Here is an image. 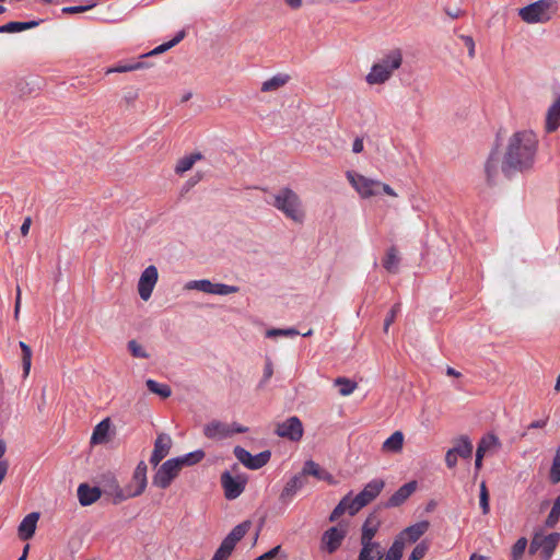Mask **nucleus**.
Returning <instances> with one entry per match:
<instances>
[{"instance_id": "nucleus-25", "label": "nucleus", "mask_w": 560, "mask_h": 560, "mask_svg": "<svg viewBox=\"0 0 560 560\" xmlns=\"http://www.w3.org/2000/svg\"><path fill=\"white\" fill-rule=\"evenodd\" d=\"M110 430V420L108 418L102 420L95 428L91 436V444H103L108 441Z\"/></svg>"}, {"instance_id": "nucleus-61", "label": "nucleus", "mask_w": 560, "mask_h": 560, "mask_svg": "<svg viewBox=\"0 0 560 560\" xmlns=\"http://www.w3.org/2000/svg\"><path fill=\"white\" fill-rule=\"evenodd\" d=\"M352 151L354 153H361L363 151V140L361 138H357L353 141Z\"/></svg>"}, {"instance_id": "nucleus-2", "label": "nucleus", "mask_w": 560, "mask_h": 560, "mask_svg": "<svg viewBox=\"0 0 560 560\" xmlns=\"http://www.w3.org/2000/svg\"><path fill=\"white\" fill-rule=\"evenodd\" d=\"M402 65V52L395 48L385 54L376 61L365 77L370 85H378L388 81L393 73Z\"/></svg>"}, {"instance_id": "nucleus-6", "label": "nucleus", "mask_w": 560, "mask_h": 560, "mask_svg": "<svg viewBox=\"0 0 560 560\" xmlns=\"http://www.w3.org/2000/svg\"><path fill=\"white\" fill-rule=\"evenodd\" d=\"M560 541L559 533H551L548 535H544L541 533H536L532 539L529 545V552L535 553L539 552V556L542 560H549L553 555L556 547Z\"/></svg>"}, {"instance_id": "nucleus-52", "label": "nucleus", "mask_w": 560, "mask_h": 560, "mask_svg": "<svg viewBox=\"0 0 560 560\" xmlns=\"http://www.w3.org/2000/svg\"><path fill=\"white\" fill-rule=\"evenodd\" d=\"M235 457L247 468H249L252 454L241 446L234 448Z\"/></svg>"}, {"instance_id": "nucleus-64", "label": "nucleus", "mask_w": 560, "mask_h": 560, "mask_svg": "<svg viewBox=\"0 0 560 560\" xmlns=\"http://www.w3.org/2000/svg\"><path fill=\"white\" fill-rule=\"evenodd\" d=\"M285 4L291 9H300L302 7V0H284Z\"/></svg>"}, {"instance_id": "nucleus-45", "label": "nucleus", "mask_w": 560, "mask_h": 560, "mask_svg": "<svg viewBox=\"0 0 560 560\" xmlns=\"http://www.w3.org/2000/svg\"><path fill=\"white\" fill-rule=\"evenodd\" d=\"M271 453L269 451L260 452L257 455H252L249 469H259L265 466L270 459Z\"/></svg>"}, {"instance_id": "nucleus-23", "label": "nucleus", "mask_w": 560, "mask_h": 560, "mask_svg": "<svg viewBox=\"0 0 560 560\" xmlns=\"http://www.w3.org/2000/svg\"><path fill=\"white\" fill-rule=\"evenodd\" d=\"M560 127V95L549 107L546 116L545 129L548 133L556 131Z\"/></svg>"}, {"instance_id": "nucleus-54", "label": "nucleus", "mask_w": 560, "mask_h": 560, "mask_svg": "<svg viewBox=\"0 0 560 560\" xmlns=\"http://www.w3.org/2000/svg\"><path fill=\"white\" fill-rule=\"evenodd\" d=\"M400 311V304L399 303H396L390 312L388 313V315L386 316L385 320H384V331L387 332L388 331V328L389 326L395 322V318L397 316V314L399 313Z\"/></svg>"}, {"instance_id": "nucleus-44", "label": "nucleus", "mask_w": 560, "mask_h": 560, "mask_svg": "<svg viewBox=\"0 0 560 560\" xmlns=\"http://www.w3.org/2000/svg\"><path fill=\"white\" fill-rule=\"evenodd\" d=\"M405 546L395 538L393 545L385 555L384 560H401Z\"/></svg>"}, {"instance_id": "nucleus-38", "label": "nucleus", "mask_w": 560, "mask_h": 560, "mask_svg": "<svg viewBox=\"0 0 560 560\" xmlns=\"http://www.w3.org/2000/svg\"><path fill=\"white\" fill-rule=\"evenodd\" d=\"M19 346L22 350V365H23V376L27 377L31 371L32 365V349L24 341H20Z\"/></svg>"}, {"instance_id": "nucleus-37", "label": "nucleus", "mask_w": 560, "mask_h": 560, "mask_svg": "<svg viewBox=\"0 0 560 560\" xmlns=\"http://www.w3.org/2000/svg\"><path fill=\"white\" fill-rule=\"evenodd\" d=\"M399 265V257L397 255L396 248L392 247L387 250L386 257L383 261L384 268L392 273L397 272Z\"/></svg>"}, {"instance_id": "nucleus-26", "label": "nucleus", "mask_w": 560, "mask_h": 560, "mask_svg": "<svg viewBox=\"0 0 560 560\" xmlns=\"http://www.w3.org/2000/svg\"><path fill=\"white\" fill-rule=\"evenodd\" d=\"M500 447L501 442L499 438L493 433H488L479 441L477 452L486 455L487 453L498 451Z\"/></svg>"}, {"instance_id": "nucleus-17", "label": "nucleus", "mask_w": 560, "mask_h": 560, "mask_svg": "<svg viewBox=\"0 0 560 560\" xmlns=\"http://www.w3.org/2000/svg\"><path fill=\"white\" fill-rule=\"evenodd\" d=\"M203 434L208 439L222 440L233 434L230 424L213 420L203 427Z\"/></svg>"}, {"instance_id": "nucleus-22", "label": "nucleus", "mask_w": 560, "mask_h": 560, "mask_svg": "<svg viewBox=\"0 0 560 560\" xmlns=\"http://www.w3.org/2000/svg\"><path fill=\"white\" fill-rule=\"evenodd\" d=\"M305 485V478L299 474L293 476L284 486L282 489V492L280 494V500L283 503H288L292 500V498L295 495V493L303 488Z\"/></svg>"}, {"instance_id": "nucleus-4", "label": "nucleus", "mask_w": 560, "mask_h": 560, "mask_svg": "<svg viewBox=\"0 0 560 560\" xmlns=\"http://www.w3.org/2000/svg\"><path fill=\"white\" fill-rule=\"evenodd\" d=\"M346 176L349 183L362 198L374 197L380 195L381 192H384L392 197H397V194L389 185L384 184L380 180L368 178L361 174L351 171H348L346 173Z\"/></svg>"}, {"instance_id": "nucleus-33", "label": "nucleus", "mask_w": 560, "mask_h": 560, "mask_svg": "<svg viewBox=\"0 0 560 560\" xmlns=\"http://www.w3.org/2000/svg\"><path fill=\"white\" fill-rule=\"evenodd\" d=\"M203 156L200 152H196L179 159L175 165V173L184 174L185 172L189 171L194 166V164L197 161L201 160Z\"/></svg>"}, {"instance_id": "nucleus-58", "label": "nucleus", "mask_w": 560, "mask_h": 560, "mask_svg": "<svg viewBox=\"0 0 560 560\" xmlns=\"http://www.w3.org/2000/svg\"><path fill=\"white\" fill-rule=\"evenodd\" d=\"M458 455L455 454L452 450H448L445 455V463L448 468H454L457 464Z\"/></svg>"}, {"instance_id": "nucleus-39", "label": "nucleus", "mask_w": 560, "mask_h": 560, "mask_svg": "<svg viewBox=\"0 0 560 560\" xmlns=\"http://www.w3.org/2000/svg\"><path fill=\"white\" fill-rule=\"evenodd\" d=\"M213 285L210 280L201 279V280H191L185 284L186 290H198L205 293L212 294Z\"/></svg>"}, {"instance_id": "nucleus-11", "label": "nucleus", "mask_w": 560, "mask_h": 560, "mask_svg": "<svg viewBox=\"0 0 560 560\" xmlns=\"http://www.w3.org/2000/svg\"><path fill=\"white\" fill-rule=\"evenodd\" d=\"M159 272L155 266L147 267L140 276L138 282V292L143 301H148L158 282Z\"/></svg>"}, {"instance_id": "nucleus-12", "label": "nucleus", "mask_w": 560, "mask_h": 560, "mask_svg": "<svg viewBox=\"0 0 560 560\" xmlns=\"http://www.w3.org/2000/svg\"><path fill=\"white\" fill-rule=\"evenodd\" d=\"M221 485L224 489V495L228 500H234L238 498L246 485V479L243 477H233L229 471H224L221 475Z\"/></svg>"}, {"instance_id": "nucleus-53", "label": "nucleus", "mask_w": 560, "mask_h": 560, "mask_svg": "<svg viewBox=\"0 0 560 560\" xmlns=\"http://www.w3.org/2000/svg\"><path fill=\"white\" fill-rule=\"evenodd\" d=\"M232 551L233 549L222 541L211 560H228Z\"/></svg>"}, {"instance_id": "nucleus-62", "label": "nucleus", "mask_w": 560, "mask_h": 560, "mask_svg": "<svg viewBox=\"0 0 560 560\" xmlns=\"http://www.w3.org/2000/svg\"><path fill=\"white\" fill-rule=\"evenodd\" d=\"M279 549H280V546H277V547L272 548L271 550H269L268 552H266L265 555L260 556L257 560L272 558L278 553Z\"/></svg>"}, {"instance_id": "nucleus-42", "label": "nucleus", "mask_w": 560, "mask_h": 560, "mask_svg": "<svg viewBox=\"0 0 560 560\" xmlns=\"http://www.w3.org/2000/svg\"><path fill=\"white\" fill-rule=\"evenodd\" d=\"M551 483L557 485L560 482V446L557 447L549 472Z\"/></svg>"}, {"instance_id": "nucleus-41", "label": "nucleus", "mask_w": 560, "mask_h": 560, "mask_svg": "<svg viewBox=\"0 0 560 560\" xmlns=\"http://www.w3.org/2000/svg\"><path fill=\"white\" fill-rule=\"evenodd\" d=\"M203 457L205 452L201 450H197L195 452H190L184 456H179L176 458L179 459V466L180 468H183L184 466H191L199 463L200 460H202Z\"/></svg>"}, {"instance_id": "nucleus-18", "label": "nucleus", "mask_w": 560, "mask_h": 560, "mask_svg": "<svg viewBox=\"0 0 560 560\" xmlns=\"http://www.w3.org/2000/svg\"><path fill=\"white\" fill-rule=\"evenodd\" d=\"M38 518L39 513L32 512L22 520L18 528L19 537L22 540H28L34 536Z\"/></svg>"}, {"instance_id": "nucleus-32", "label": "nucleus", "mask_w": 560, "mask_h": 560, "mask_svg": "<svg viewBox=\"0 0 560 560\" xmlns=\"http://www.w3.org/2000/svg\"><path fill=\"white\" fill-rule=\"evenodd\" d=\"M301 475L303 477L305 475H311L319 480H330L331 479V475L329 472H327L326 470L322 469L320 466L313 460L305 462Z\"/></svg>"}, {"instance_id": "nucleus-28", "label": "nucleus", "mask_w": 560, "mask_h": 560, "mask_svg": "<svg viewBox=\"0 0 560 560\" xmlns=\"http://www.w3.org/2000/svg\"><path fill=\"white\" fill-rule=\"evenodd\" d=\"M346 512H348L350 515H354L358 513V511L352 510L351 493L347 494L340 500L337 506L332 510L329 516V521L336 522Z\"/></svg>"}, {"instance_id": "nucleus-29", "label": "nucleus", "mask_w": 560, "mask_h": 560, "mask_svg": "<svg viewBox=\"0 0 560 560\" xmlns=\"http://www.w3.org/2000/svg\"><path fill=\"white\" fill-rule=\"evenodd\" d=\"M404 446V434L401 431H395L389 438H387L382 450L386 453H399Z\"/></svg>"}, {"instance_id": "nucleus-49", "label": "nucleus", "mask_w": 560, "mask_h": 560, "mask_svg": "<svg viewBox=\"0 0 560 560\" xmlns=\"http://www.w3.org/2000/svg\"><path fill=\"white\" fill-rule=\"evenodd\" d=\"M479 504L482 510V513L486 515L490 511L489 506V492L486 486V482L482 481L480 485V494H479Z\"/></svg>"}, {"instance_id": "nucleus-24", "label": "nucleus", "mask_w": 560, "mask_h": 560, "mask_svg": "<svg viewBox=\"0 0 560 560\" xmlns=\"http://www.w3.org/2000/svg\"><path fill=\"white\" fill-rule=\"evenodd\" d=\"M250 527V522L245 521L236 525L231 533L223 539V542L231 547L233 550L236 544L246 535Z\"/></svg>"}, {"instance_id": "nucleus-56", "label": "nucleus", "mask_w": 560, "mask_h": 560, "mask_svg": "<svg viewBox=\"0 0 560 560\" xmlns=\"http://www.w3.org/2000/svg\"><path fill=\"white\" fill-rule=\"evenodd\" d=\"M95 2L91 3V4H88V5H75V7H66L62 9V12L63 13H68V14H73V13H82V12H85L90 9H92L93 7H95Z\"/></svg>"}, {"instance_id": "nucleus-13", "label": "nucleus", "mask_w": 560, "mask_h": 560, "mask_svg": "<svg viewBox=\"0 0 560 560\" xmlns=\"http://www.w3.org/2000/svg\"><path fill=\"white\" fill-rule=\"evenodd\" d=\"M347 535V530L339 527H330L322 536V548L328 553H334Z\"/></svg>"}, {"instance_id": "nucleus-1", "label": "nucleus", "mask_w": 560, "mask_h": 560, "mask_svg": "<svg viewBox=\"0 0 560 560\" xmlns=\"http://www.w3.org/2000/svg\"><path fill=\"white\" fill-rule=\"evenodd\" d=\"M539 140L532 130H518L506 140L502 153L492 150L485 162V175L489 185L498 184L500 175L510 179L530 172L536 163Z\"/></svg>"}, {"instance_id": "nucleus-16", "label": "nucleus", "mask_w": 560, "mask_h": 560, "mask_svg": "<svg viewBox=\"0 0 560 560\" xmlns=\"http://www.w3.org/2000/svg\"><path fill=\"white\" fill-rule=\"evenodd\" d=\"M103 487L104 492L113 498L114 504H119L129 499L127 497V488H121L116 477L112 474L104 476Z\"/></svg>"}, {"instance_id": "nucleus-27", "label": "nucleus", "mask_w": 560, "mask_h": 560, "mask_svg": "<svg viewBox=\"0 0 560 560\" xmlns=\"http://www.w3.org/2000/svg\"><path fill=\"white\" fill-rule=\"evenodd\" d=\"M291 77L287 73H277L272 78L266 80L261 84V92H273L283 88L289 81Z\"/></svg>"}, {"instance_id": "nucleus-47", "label": "nucleus", "mask_w": 560, "mask_h": 560, "mask_svg": "<svg viewBox=\"0 0 560 560\" xmlns=\"http://www.w3.org/2000/svg\"><path fill=\"white\" fill-rule=\"evenodd\" d=\"M128 350L130 351L131 355L135 358H140V359L150 358V354L145 351V349L137 340L132 339L128 342Z\"/></svg>"}, {"instance_id": "nucleus-60", "label": "nucleus", "mask_w": 560, "mask_h": 560, "mask_svg": "<svg viewBox=\"0 0 560 560\" xmlns=\"http://www.w3.org/2000/svg\"><path fill=\"white\" fill-rule=\"evenodd\" d=\"M31 225H32V219H31V217H26L21 225V229H20L21 234L23 236H26L28 234Z\"/></svg>"}, {"instance_id": "nucleus-30", "label": "nucleus", "mask_w": 560, "mask_h": 560, "mask_svg": "<svg viewBox=\"0 0 560 560\" xmlns=\"http://www.w3.org/2000/svg\"><path fill=\"white\" fill-rule=\"evenodd\" d=\"M472 448V443L469 438L462 435L455 441V445L451 450L462 458H470Z\"/></svg>"}, {"instance_id": "nucleus-7", "label": "nucleus", "mask_w": 560, "mask_h": 560, "mask_svg": "<svg viewBox=\"0 0 560 560\" xmlns=\"http://www.w3.org/2000/svg\"><path fill=\"white\" fill-rule=\"evenodd\" d=\"M180 470L182 468L179 466V459L175 457L167 459L159 467L155 475L153 476V486L161 489L168 488L173 480L179 475Z\"/></svg>"}, {"instance_id": "nucleus-46", "label": "nucleus", "mask_w": 560, "mask_h": 560, "mask_svg": "<svg viewBox=\"0 0 560 560\" xmlns=\"http://www.w3.org/2000/svg\"><path fill=\"white\" fill-rule=\"evenodd\" d=\"M300 335V332L295 328H271L266 331V337L275 338V337H294Z\"/></svg>"}, {"instance_id": "nucleus-21", "label": "nucleus", "mask_w": 560, "mask_h": 560, "mask_svg": "<svg viewBox=\"0 0 560 560\" xmlns=\"http://www.w3.org/2000/svg\"><path fill=\"white\" fill-rule=\"evenodd\" d=\"M361 551L359 560H381L384 557L381 544L374 540H361Z\"/></svg>"}, {"instance_id": "nucleus-55", "label": "nucleus", "mask_w": 560, "mask_h": 560, "mask_svg": "<svg viewBox=\"0 0 560 560\" xmlns=\"http://www.w3.org/2000/svg\"><path fill=\"white\" fill-rule=\"evenodd\" d=\"M559 518H560V510L551 508V510L545 521L546 527L553 528L557 525V523L559 522Z\"/></svg>"}, {"instance_id": "nucleus-36", "label": "nucleus", "mask_w": 560, "mask_h": 560, "mask_svg": "<svg viewBox=\"0 0 560 560\" xmlns=\"http://www.w3.org/2000/svg\"><path fill=\"white\" fill-rule=\"evenodd\" d=\"M185 31H180L178 32L175 37L167 42V43H164L158 47H155L153 50H151L150 52L143 55V57H147V56H153V55H158V54H162L168 49H171L172 47H174L175 45H177L179 42H182L185 37Z\"/></svg>"}, {"instance_id": "nucleus-59", "label": "nucleus", "mask_w": 560, "mask_h": 560, "mask_svg": "<svg viewBox=\"0 0 560 560\" xmlns=\"http://www.w3.org/2000/svg\"><path fill=\"white\" fill-rule=\"evenodd\" d=\"M465 42L466 47L468 48V56L472 58L475 56V42L471 36H462Z\"/></svg>"}, {"instance_id": "nucleus-34", "label": "nucleus", "mask_w": 560, "mask_h": 560, "mask_svg": "<svg viewBox=\"0 0 560 560\" xmlns=\"http://www.w3.org/2000/svg\"><path fill=\"white\" fill-rule=\"evenodd\" d=\"M40 21L9 22L0 26V33H15L38 26Z\"/></svg>"}, {"instance_id": "nucleus-9", "label": "nucleus", "mask_w": 560, "mask_h": 560, "mask_svg": "<svg viewBox=\"0 0 560 560\" xmlns=\"http://www.w3.org/2000/svg\"><path fill=\"white\" fill-rule=\"evenodd\" d=\"M147 471V464L141 460L132 474L131 481L126 486L129 499L139 497L144 492L148 485Z\"/></svg>"}, {"instance_id": "nucleus-3", "label": "nucleus", "mask_w": 560, "mask_h": 560, "mask_svg": "<svg viewBox=\"0 0 560 560\" xmlns=\"http://www.w3.org/2000/svg\"><path fill=\"white\" fill-rule=\"evenodd\" d=\"M272 206L295 223H303L305 219L301 198L289 187L281 188L275 194Z\"/></svg>"}, {"instance_id": "nucleus-14", "label": "nucleus", "mask_w": 560, "mask_h": 560, "mask_svg": "<svg viewBox=\"0 0 560 560\" xmlns=\"http://www.w3.org/2000/svg\"><path fill=\"white\" fill-rule=\"evenodd\" d=\"M430 527V523L428 521H421L413 525L408 526L404 530L399 533L396 537L397 540L405 546L406 544H415L419 540V538L427 533Z\"/></svg>"}, {"instance_id": "nucleus-8", "label": "nucleus", "mask_w": 560, "mask_h": 560, "mask_svg": "<svg viewBox=\"0 0 560 560\" xmlns=\"http://www.w3.org/2000/svg\"><path fill=\"white\" fill-rule=\"evenodd\" d=\"M385 483L382 479H373L365 485L363 490L354 498H351L352 510L360 511L362 508L372 502L383 490Z\"/></svg>"}, {"instance_id": "nucleus-10", "label": "nucleus", "mask_w": 560, "mask_h": 560, "mask_svg": "<svg viewBox=\"0 0 560 560\" xmlns=\"http://www.w3.org/2000/svg\"><path fill=\"white\" fill-rule=\"evenodd\" d=\"M276 433L280 438L298 442L303 436V424L298 417L293 416L285 421L278 423Z\"/></svg>"}, {"instance_id": "nucleus-15", "label": "nucleus", "mask_w": 560, "mask_h": 560, "mask_svg": "<svg viewBox=\"0 0 560 560\" xmlns=\"http://www.w3.org/2000/svg\"><path fill=\"white\" fill-rule=\"evenodd\" d=\"M171 447H172L171 436L166 433L158 434L155 442H154V447H153V451H152V454L150 457V463L153 466H158L160 464V462L168 455Z\"/></svg>"}, {"instance_id": "nucleus-40", "label": "nucleus", "mask_w": 560, "mask_h": 560, "mask_svg": "<svg viewBox=\"0 0 560 560\" xmlns=\"http://www.w3.org/2000/svg\"><path fill=\"white\" fill-rule=\"evenodd\" d=\"M335 385L339 387V394L341 396L351 395L355 388L358 387L357 383L347 378V377H338L335 380Z\"/></svg>"}, {"instance_id": "nucleus-50", "label": "nucleus", "mask_w": 560, "mask_h": 560, "mask_svg": "<svg viewBox=\"0 0 560 560\" xmlns=\"http://www.w3.org/2000/svg\"><path fill=\"white\" fill-rule=\"evenodd\" d=\"M240 288L236 285H229L224 283H214L212 294L217 295H228L232 293H237Z\"/></svg>"}, {"instance_id": "nucleus-63", "label": "nucleus", "mask_w": 560, "mask_h": 560, "mask_svg": "<svg viewBox=\"0 0 560 560\" xmlns=\"http://www.w3.org/2000/svg\"><path fill=\"white\" fill-rule=\"evenodd\" d=\"M485 455L476 451V459H475V468L476 470H480L482 467V459Z\"/></svg>"}, {"instance_id": "nucleus-31", "label": "nucleus", "mask_w": 560, "mask_h": 560, "mask_svg": "<svg viewBox=\"0 0 560 560\" xmlns=\"http://www.w3.org/2000/svg\"><path fill=\"white\" fill-rule=\"evenodd\" d=\"M380 527V521L376 515L371 514L362 526L361 540H373Z\"/></svg>"}, {"instance_id": "nucleus-48", "label": "nucleus", "mask_w": 560, "mask_h": 560, "mask_svg": "<svg viewBox=\"0 0 560 560\" xmlns=\"http://www.w3.org/2000/svg\"><path fill=\"white\" fill-rule=\"evenodd\" d=\"M526 547H527L526 538L522 537V538L517 539L516 542L512 547V551H511L512 559L521 560V558L523 557V555L525 552Z\"/></svg>"}, {"instance_id": "nucleus-43", "label": "nucleus", "mask_w": 560, "mask_h": 560, "mask_svg": "<svg viewBox=\"0 0 560 560\" xmlns=\"http://www.w3.org/2000/svg\"><path fill=\"white\" fill-rule=\"evenodd\" d=\"M430 544L427 540L418 542L412 549L407 560H422L428 553Z\"/></svg>"}, {"instance_id": "nucleus-5", "label": "nucleus", "mask_w": 560, "mask_h": 560, "mask_svg": "<svg viewBox=\"0 0 560 560\" xmlns=\"http://www.w3.org/2000/svg\"><path fill=\"white\" fill-rule=\"evenodd\" d=\"M555 12V0H537L518 10L520 18L527 24L546 23Z\"/></svg>"}, {"instance_id": "nucleus-20", "label": "nucleus", "mask_w": 560, "mask_h": 560, "mask_svg": "<svg viewBox=\"0 0 560 560\" xmlns=\"http://www.w3.org/2000/svg\"><path fill=\"white\" fill-rule=\"evenodd\" d=\"M77 492L82 506H89L95 503L102 495V491L98 487H90L88 483H81Z\"/></svg>"}, {"instance_id": "nucleus-57", "label": "nucleus", "mask_w": 560, "mask_h": 560, "mask_svg": "<svg viewBox=\"0 0 560 560\" xmlns=\"http://www.w3.org/2000/svg\"><path fill=\"white\" fill-rule=\"evenodd\" d=\"M272 374H273L272 362L270 359H267L266 363H265V368H264V375H262L261 384L267 383L270 380V377L272 376Z\"/></svg>"}, {"instance_id": "nucleus-19", "label": "nucleus", "mask_w": 560, "mask_h": 560, "mask_svg": "<svg viewBox=\"0 0 560 560\" xmlns=\"http://www.w3.org/2000/svg\"><path fill=\"white\" fill-rule=\"evenodd\" d=\"M417 489V482L410 481L401 486L392 497L388 499L386 506L396 508L401 505Z\"/></svg>"}, {"instance_id": "nucleus-51", "label": "nucleus", "mask_w": 560, "mask_h": 560, "mask_svg": "<svg viewBox=\"0 0 560 560\" xmlns=\"http://www.w3.org/2000/svg\"><path fill=\"white\" fill-rule=\"evenodd\" d=\"M144 67H147V65L144 62L137 61V62H130V63H126V65H119V66L108 70V72H128V71H135L138 69H142Z\"/></svg>"}, {"instance_id": "nucleus-35", "label": "nucleus", "mask_w": 560, "mask_h": 560, "mask_svg": "<svg viewBox=\"0 0 560 560\" xmlns=\"http://www.w3.org/2000/svg\"><path fill=\"white\" fill-rule=\"evenodd\" d=\"M145 385L151 393L156 394L162 398H168L172 395V389L167 384H161L150 378L147 380Z\"/></svg>"}]
</instances>
